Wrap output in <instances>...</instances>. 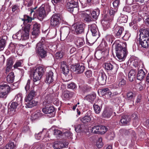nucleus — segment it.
<instances>
[{
  "label": "nucleus",
  "instance_id": "1",
  "mask_svg": "<svg viewBox=\"0 0 149 149\" xmlns=\"http://www.w3.org/2000/svg\"><path fill=\"white\" fill-rule=\"evenodd\" d=\"M113 45H114L117 57L120 61L124 60L128 54L126 42L122 43L119 41H116Z\"/></svg>",
  "mask_w": 149,
  "mask_h": 149
},
{
  "label": "nucleus",
  "instance_id": "2",
  "mask_svg": "<svg viewBox=\"0 0 149 149\" xmlns=\"http://www.w3.org/2000/svg\"><path fill=\"white\" fill-rule=\"evenodd\" d=\"M46 42L44 39L37 44L36 48V53L39 60L41 61L42 59L45 58L47 56V51L45 46Z\"/></svg>",
  "mask_w": 149,
  "mask_h": 149
},
{
  "label": "nucleus",
  "instance_id": "3",
  "mask_svg": "<svg viewBox=\"0 0 149 149\" xmlns=\"http://www.w3.org/2000/svg\"><path fill=\"white\" fill-rule=\"evenodd\" d=\"M50 11V7L48 6H45L42 5L38 9L35 13L33 14V17L35 18L37 17L41 21L46 16L48 13Z\"/></svg>",
  "mask_w": 149,
  "mask_h": 149
},
{
  "label": "nucleus",
  "instance_id": "4",
  "mask_svg": "<svg viewBox=\"0 0 149 149\" xmlns=\"http://www.w3.org/2000/svg\"><path fill=\"white\" fill-rule=\"evenodd\" d=\"M30 28L28 27H22V30L19 31L13 37L19 40H25L29 38V32Z\"/></svg>",
  "mask_w": 149,
  "mask_h": 149
},
{
  "label": "nucleus",
  "instance_id": "5",
  "mask_svg": "<svg viewBox=\"0 0 149 149\" xmlns=\"http://www.w3.org/2000/svg\"><path fill=\"white\" fill-rule=\"evenodd\" d=\"M78 3L77 1L72 0L68 1L66 5V10L73 14L75 15L78 12Z\"/></svg>",
  "mask_w": 149,
  "mask_h": 149
},
{
  "label": "nucleus",
  "instance_id": "6",
  "mask_svg": "<svg viewBox=\"0 0 149 149\" xmlns=\"http://www.w3.org/2000/svg\"><path fill=\"white\" fill-rule=\"evenodd\" d=\"M94 74L97 77V83L99 85H104L105 84L107 77L102 70H100L99 71H95Z\"/></svg>",
  "mask_w": 149,
  "mask_h": 149
},
{
  "label": "nucleus",
  "instance_id": "7",
  "mask_svg": "<svg viewBox=\"0 0 149 149\" xmlns=\"http://www.w3.org/2000/svg\"><path fill=\"white\" fill-rule=\"evenodd\" d=\"M45 71V70L43 66H40L37 67L33 73V81L35 82L39 80Z\"/></svg>",
  "mask_w": 149,
  "mask_h": 149
},
{
  "label": "nucleus",
  "instance_id": "8",
  "mask_svg": "<svg viewBox=\"0 0 149 149\" xmlns=\"http://www.w3.org/2000/svg\"><path fill=\"white\" fill-rule=\"evenodd\" d=\"M12 89L7 84L0 85V98L5 99Z\"/></svg>",
  "mask_w": 149,
  "mask_h": 149
},
{
  "label": "nucleus",
  "instance_id": "9",
  "mask_svg": "<svg viewBox=\"0 0 149 149\" xmlns=\"http://www.w3.org/2000/svg\"><path fill=\"white\" fill-rule=\"evenodd\" d=\"M104 68L107 71L110 73L111 75H114L116 74L118 66L114 63H107L104 64Z\"/></svg>",
  "mask_w": 149,
  "mask_h": 149
},
{
  "label": "nucleus",
  "instance_id": "10",
  "mask_svg": "<svg viewBox=\"0 0 149 149\" xmlns=\"http://www.w3.org/2000/svg\"><path fill=\"white\" fill-rule=\"evenodd\" d=\"M52 26H58L61 22V16L58 13L53 14L50 18Z\"/></svg>",
  "mask_w": 149,
  "mask_h": 149
},
{
  "label": "nucleus",
  "instance_id": "11",
  "mask_svg": "<svg viewBox=\"0 0 149 149\" xmlns=\"http://www.w3.org/2000/svg\"><path fill=\"white\" fill-rule=\"evenodd\" d=\"M71 69L74 74H78L84 72L85 67L83 63H76L71 65Z\"/></svg>",
  "mask_w": 149,
  "mask_h": 149
},
{
  "label": "nucleus",
  "instance_id": "12",
  "mask_svg": "<svg viewBox=\"0 0 149 149\" xmlns=\"http://www.w3.org/2000/svg\"><path fill=\"white\" fill-rule=\"evenodd\" d=\"M85 27V24L82 23H79L74 25L72 32L75 35H78L83 33Z\"/></svg>",
  "mask_w": 149,
  "mask_h": 149
},
{
  "label": "nucleus",
  "instance_id": "13",
  "mask_svg": "<svg viewBox=\"0 0 149 149\" xmlns=\"http://www.w3.org/2000/svg\"><path fill=\"white\" fill-rule=\"evenodd\" d=\"M35 18V17H33V15L30 14L29 15L26 14L24 15L23 18L22 19V21H23L24 27H28L30 28L32 21Z\"/></svg>",
  "mask_w": 149,
  "mask_h": 149
},
{
  "label": "nucleus",
  "instance_id": "14",
  "mask_svg": "<svg viewBox=\"0 0 149 149\" xmlns=\"http://www.w3.org/2000/svg\"><path fill=\"white\" fill-rule=\"evenodd\" d=\"M42 111L45 114H48L49 117H54L55 115V108L52 106L46 105L44 108H42Z\"/></svg>",
  "mask_w": 149,
  "mask_h": 149
},
{
  "label": "nucleus",
  "instance_id": "15",
  "mask_svg": "<svg viewBox=\"0 0 149 149\" xmlns=\"http://www.w3.org/2000/svg\"><path fill=\"white\" fill-rule=\"evenodd\" d=\"M61 34L60 40H64L67 38V36L69 34L70 31L69 27L67 26H64L61 27L60 29Z\"/></svg>",
  "mask_w": 149,
  "mask_h": 149
},
{
  "label": "nucleus",
  "instance_id": "16",
  "mask_svg": "<svg viewBox=\"0 0 149 149\" xmlns=\"http://www.w3.org/2000/svg\"><path fill=\"white\" fill-rule=\"evenodd\" d=\"M124 30V28L123 27L119 26L117 24L115 25L112 29L114 36L116 38L120 37Z\"/></svg>",
  "mask_w": 149,
  "mask_h": 149
},
{
  "label": "nucleus",
  "instance_id": "17",
  "mask_svg": "<svg viewBox=\"0 0 149 149\" xmlns=\"http://www.w3.org/2000/svg\"><path fill=\"white\" fill-rule=\"evenodd\" d=\"M113 110L112 108L107 107L105 108L102 114V118L105 119L109 118L113 114Z\"/></svg>",
  "mask_w": 149,
  "mask_h": 149
},
{
  "label": "nucleus",
  "instance_id": "18",
  "mask_svg": "<svg viewBox=\"0 0 149 149\" xmlns=\"http://www.w3.org/2000/svg\"><path fill=\"white\" fill-rule=\"evenodd\" d=\"M110 87H104L99 89L98 92L101 93L102 95H106L107 98H110L113 96L110 91Z\"/></svg>",
  "mask_w": 149,
  "mask_h": 149
},
{
  "label": "nucleus",
  "instance_id": "19",
  "mask_svg": "<svg viewBox=\"0 0 149 149\" xmlns=\"http://www.w3.org/2000/svg\"><path fill=\"white\" fill-rule=\"evenodd\" d=\"M74 95V92L65 90L63 91L61 96L63 100L67 101L70 100Z\"/></svg>",
  "mask_w": 149,
  "mask_h": 149
},
{
  "label": "nucleus",
  "instance_id": "20",
  "mask_svg": "<svg viewBox=\"0 0 149 149\" xmlns=\"http://www.w3.org/2000/svg\"><path fill=\"white\" fill-rule=\"evenodd\" d=\"M87 12H88L89 13H90L91 10L90 9L85 10L82 11V14L83 15L84 17V22L85 23H89L94 20L91 14H88L86 13Z\"/></svg>",
  "mask_w": 149,
  "mask_h": 149
},
{
  "label": "nucleus",
  "instance_id": "21",
  "mask_svg": "<svg viewBox=\"0 0 149 149\" xmlns=\"http://www.w3.org/2000/svg\"><path fill=\"white\" fill-rule=\"evenodd\" d=\"M125 77L121 72H119L117 76V80L118 82L119 86L120 87H123L126 84V81L125 80Z\"/></svg>",
  "mask_w": 149,
  "mask_h": 149
},
{
  "label": "nucleus",
  "instance_id": "22",
  "mask_svg": "<svg viewBox=\"0 0 149 149\" xmlns=\"http://www.w3.org/2000/svg\"><path fill=\"white\" fill-rule=\"evenodd\" d=\"M138 41L142 47L146 49L149 47V38L141 37L140 36Z\"/></svg>",
  "mask_w": 149,
  "mask_h": 149
},
{
  "label": "nucleus",
  "instance_id": "23",
  "mask_svg": "<svg viewBox=\"0 0 149 149\" xmlns=\"http://www.w3.org/2000/svg\"><path fill=\"white\" fill-rule=\"evenodd\" d=\"M112 20L110 19L108 15H105L102 21V25L104 27L108 28L110 26V22Z\"/></svg>",
  "mask_w": 149,
  "mask_h": 149
},
{
  "label": "nucleus",
  "instance_id": "24",
  "mask_svg": "<svg viewBox=\"0 0 149 149\" xmlns=\"http://www.w3.org/2000/svg\"><path fill=\"white\" fill-rule=\"evenodd\" d=\"M74 42L78 48H79L83 46L85 43L84 38L78 37L74 38Z\"/></svg>",
  "mask_w": 149,
  "mask_h": 149
},
{
  "label": "nucleus",
  "instance_id": "25",
  "mask_svg": "<svg viewBox=\"0 0 149 149\" xmlns=\"http://www.w3.org/2000/svg\"><path fill=\"white\" fill-rule=\"evenodd\" d=\"M55 78L53 72L52 71H49L46 74L45 82L49 84L54 82Z\"/></svg>",
  "mask_w": 149,
  "mask_h": 149
},
{
  "label": "nucleus",
  "instance_id": "26",
  "mask_svg": "<svg viewBox=\"0 0 149 149\" xmlns=\"http://www.w3.org/2000/svg\"><path fill=\"white\" fill-rule=\"evenodd\" d=\"M91 115L90 111H88L86 113L84 116L81 119V121L84 124L89 122L91 120Z\"/></svg>",
  "mask_w": 149,
  "mask_h": 149
},
{
  "label": "nucleus",
  "instance_id": "27",
  "mask_svg": "<svg viewBox=\"0 0 149 149\" xmlns=\"http://www.w3.org/2000/svg\"><path fill=\"white\" fill-rule=\"evenodd\" d=\"M25 104L26 107V108H32L37 105V102L33 99H29L25 98Z\"/></svg>",
  "mask_w": 149,
  "mask_h": 149
},
{
  "label": "nucleus",
  "instance_id": "28",
  "mask_svg": "<svg viewBox=\"0 0 149 149\" xmlns=\"http://www.w3.org/2000/svg\"><path fill=\"white\" fill-rule=\"evenodd\" d=\"M61 69L62 70L63 73L65 75H66L69 72V67L66 64L65 62L62 61L61 62Z\"/></svg>",
  "mask_w": 149,
  "mask_h": 149
},
{
  "label": "nucleus",
  "instance_id": "29",
  "mask_svg": "<svg viewBox=\"0 0 149 149\" xmlns=\"http://www.w3.org/2000/svg\"><path fill=\"white\" fill-rule=\"evenodd\" d=\"M40 24L38 23H36L34 24L32 32V35L37 36L38 35L40 32Z\"/></svg>",
  "mask_w": 149,
  "mask_h": 149
},
{
  "label": "nucleus",
  "instance_id": "30",
  "mask_svg": "<svg viewBox=\"0 0 149 149\" xmlns=\"http://www.w3.org/2000/svg\"><path fill=\"white\" fill-rule=\"evenodd\" d=\"M137 70L138 72L137 74V79L138 80H141L145 77L147 71L145 69L143 70V69H139V68Z\"/></svg>",
  "mask_w": 149,
  "mask_h": 149
},
{
  "label": "nucleus",
  "instance_id": "31",
  "mask_svg": "<svg viewBox=\"0 0 149 149\" xmlns=\"http://www.w3.org/2000/svg\"><path fill=\"white\" fill-rule=\"evenodd\" d=\"M115 38L112 35H108L106 37V41L104 43L105 47H107V43L111 45L115 40Z\"/></svg>",
  "mask_w": 149,
  "mask_h": 149
},
{
  "label": "nucleus",
  "instance_id": "32",
  "mask_svg": "<svg viewBox=\"0 0 149 149\" xmlns=\"http://www.w3.org/2000/svg\"><path fill=\"white\" fill-rule=\"evenodd\" d=\"M14 57H10L8 58L6 61V71H9L12 67L13 64L14 63Z\"/></svg>",
  "mask_w": 149,
  "mask_h": 149
},
{
  "label": "nucleus",
  "instance_id": "33",
  "mask_svg": "<svg viewBox=\"0 0 149 149\" xmlns=\"http://www.w3.org/2000/svg\"><path fill=\"white\" fill-rule=\"evenodd\" d=\"M140 35L141 37L149 38V29L148 28L141 29L139 30Z\"/></svg>",
  "mask_w": 149,
  "mask_h": 149
},
{
  "label": "nucleus",
  "instance_id": "34",
  "mask_svg": "<svg viewBox=\"0 0 149 149\" xmlns=\"http://www.w3.org/2000/svg\"><path fill=\"white\" fill-rule=\"evenodd\" d=\"M132 118H133V125L134 127H136L138 125L140 121L139 117L137 114L134 113L133 114L132 116Z\"/></svg>",
  "mask_w": 149,
  "mask_h": 149
},
{
  "label": "nucleus",
  "instance_id": "35",
  "mask_svg": "<svg viewBox=\"0 0 149 149\" xmlns=\"http://www.w3.org/2000/svg\"><path fill=\"white\" fill-rule=\"evenodd\" d=\"M7 37L5 36L0 37V51L3 50L5 48L6 42Z\"/></svg>",
  "mask_w": 149,
  "mask_h": 149
},
{
  "label": "nucleus",
  "instance_id": "36",
  "mask_svg": "<svg viewBox=\"0 0 149 149\" xmlns=\"http://www.w3.org/2000/svg\"><path fill=\"white\" fill-rule=\"evenodd\" d=\"M90 14L92 18L93 19V20H96L100 14V10L99 8L95 9L91 13V12Z\"/></svg>",
  "mask_w": 149,
  "mask_h": 149
},
{
  "label": "nucleus",
  "instance_id": "37",
  "mask_svg": "<svg viewBox=\"0 0 149 149\" xmlns=\"http://www.w3.org/2000/svg\"><path fill=\"white\" fill-rule=\"evenodd\" d=\"M131 119L130 117L127 115H123L122 117L120 120V122L123 125H126L128 124L130 121Z\"/></svg>",
  "mask_w": 149,
  "mask_h": 149
},
{
  "label": "nucleus",
  "instance_id": "38",
  "mask_svg": "<svg viewBox=\"0 0 149 149\" xmlns=\"http://www.w3.org/2000/svg\"><path fill=\"white\" fill-rule=\"evenodd\" d=\"M136 73L135 71L133 70H131L128 74V79L131 82L134 81L136 78Z\"/></svg>",
  "mask_w": 149,
  "mask_h": 149
},
{
  "label": "nucleus",
  "instance_id": "39",
  "mask_svg": "<svg viewBox=\"0 0 149 149\" xmlns=\"http://www.w3.org/2000/svg\"><path fill=\"white\" fill-rule=\"evenodd\" d=\"M90 30L93 36H96L98 34L97 26L95 24H93L90 26Z\"/></svg>",
  "mask_w": 149,
  "mask_h": 149
},
{
  "label": "nucleus",
  "instance_id": "40",
  "mask_svg": "<svg viewBox=\"0 0 149 149\" xmlns=\"http://www.w3.org/2000/svg\"><path fill=\"white\" fill-rule=\"evenodd\" d=\"M65 146L64 144L60 141L55 142L53 145V147L55 149H61Z\"/></svg>",
  "mask_w": 149,
  "mask_h": 149
},
{
  "label": "nucleus",
  "instance_id": "41",
  "mask_svg": "<svg viewBox=\"0 0 149 149\" xmlns=\"http://www.w3.org/2000/svg\"><path fill=\"white\" fill-rule=\"evenodd\" d=\"M102 54L103 58L104 61H107L108 59V56L109 54V49L107 47H105V49L101 52Z\"/></svg>",
  "mask_w": 149,
  "mask_h": 149
},
{
  "label": "nucleus",
  "instance_id": "42",
  "mask_svg": "<svg viewBox=\"0 0 149 149\" xmlns=\"http://www.w3.org/2000/svg\"><path fill=\"white\" fill-rule=\"evenodd\" d=\"M80 88L82 92L84 93L91 92L92 90L91 87L87 85L80 87Z\"/></svg>",
  "mask_w": 149,
  "mask_h": 149
},
{
  "label": "nucleus",
  "instance_id": "43",
  "mask_svg": "<svg viewBox=\"0 0 149 149\" xmlns=\"http://www.w3.org/2000/svg\"><path fill=\"white\" fill-rule=\"evenodd\" d=\"M37 95L36 91L34 90H31L28 95H26L25 98L29 99H33V98L35 97Z\"/></svg>",
  "mask_w": 149,
  "mask_h": 149
},
{
  "label": "nucleus",
  "instance_id": "44",
  "mask_svg": "<svg viewBox=\"0 0 149 149\" xmlns=\"http://www.w3.org/2000/svg\"><path fill=\"white\" fill-rule=\"evenodd\" d=\"M18 105L19 104L16 103V102H12L10 107H8V111H14V112H15Z\"/></svg>",
  "mask_w": 149,
  "mask_h": 149
},
{
  "label": "nucleus",
  "instance_id": "45",
  "mask_svg": "<svg viewBox=\"0 0 149 149\" xmlns=\"http://www.w3.org/2000/svg\"><path fill=\"white\" fill-rule=\"evenodd\" d=\"M15 76L14 73L13 72H11L8 74L6 77V80L8 83H12L14 81Z\"/></svg>",
  "mask_w": 149,
  "mask_h": 149
},
{
  "label": "nucleus",
  "instance_id": "46",
  "mask_svg": "<svg viewBox=\"0 0 149 149\" xmlns=\"http://www.w3.org/2000/svg\"><path fill=\"white\" fill-rule=\"evenodd\" d=\"M96 97V95L95 94H91L85 96V99L90 102L93 101Z\"/></svg>",
  "mask_w": 149,
  "mask_h": 149
},
{
  "label": "nucleus",
  "instance_id": "47",
  "mask_svg": "<svg viewBox=\"0 0 149 149\" xmlns=\"http://www.w3.org/2000/svg\"><path fill=\"white\" fill-rule=\"evenodd\" d=\"M82 7L85 8L90 5L92 0H79Z\"/></svg>",
  "mask_w": 149,
  "mask_h": 149
},
{
  "label": "nucleus",
  "instance_id": "48",
  "mask_svg": "<svg viewBox=\"0 0 149 149\" xmlns=\"http://www.w3.org/2000/svg\"><path fill=\"white\" fill-rule=\"evenodd\" d=\"M22 95L19 93L16 95L14 100H15V102H16V103L19 105L20 104V105H21L22 100Z\"/></svg>",
  "mask_w": 149,
  "mask_h": 149
},
{
  "label": "nucleus",
  "instance_id": "49",
  "mask_svg": "<svg viewBox=\"0 0 149 149\" xmlns=\"http://www.w3.org/2000/svg\"><path fill=\"white\" fill-rule=\"evenodd\" d=\"M128 20V17L125 15H121L118 19V21L120 23H126Z\"/></svg>",
  "mask_w": 149,
  "mask_h": 149
},
{
  "label": "nucleus",
  "instance_id": "50",
  "mask_svg": "<svg viewBox=\"0 0 149 149\" xmlns=\"http://www.w3.org/2000/svg\"><path fill=\"white\" fill-rule=\"evenodd\" d=\"M148 0H127V2L129 5H131L133 3L134 1H135L139 3H142L143 5L145 4Z\"/></svg>",
  "mask_w": 149,
  "mask_h": 149
},
{
  "label": "nucleus",
  "instance_id": "51",
  "mask_svg": "<svg viewBox=\"0 0 149 149\" xmlns=\"http://www.w3.org/2000/svg\"><path fill=\"white\" fill-rule=\"evenodd\" d=\"M16 145L14 143L9 142L4 147L3 149H15Z\"/></svg>",
  "mask_w": 149,
  "mask_h": 149
},
{
  "label": "nucleus",
  "instance_id": "52",
  "mask_svg": "<svg viewBox=\"0 0 149 149\" xmlns=\"http://www.w3.org/2000/svg\"><path fill=\"white\" fill-rule=\"evenodd\" d=\"M52 102V99L51 97V95H47L45 97L44 103H45V104L46 105H48V104L51 103Z\"/></svg>",
  "mask_w": 149,
  "mask_h": 149
},
{
  "label": "nucleus",
  "instance_id": "53",
  "mask_svg": "<svg viewBox=\"0 0 149 149\" xmlns=\"http://www.w3.org/2000/svg\"><path fill=\"white\" fill-rule=\"evenodd\" d=\"M17 47V45L14 43L11 42L10 43L8 47V49L12 53L15 52Z\"/></svg>",
  "mask_w": 149,
  "mask_h": 149
},
{
  "label": "nucleus",
  "instance_id": "54",
  "mask_svg": "<svg viewBox=\"0 0 149 149\" xmlns=\"http://www.w3.org/2000/svg\"><path fill=\"white\" fill-rule=\"evenodd\" d=\"M43 115L42 113L38 112L35 114H33L31 116V118L32 120H35L42 116Z\"/></svg>",
  "mask_w": 149,
  "mask_h": 149
},
{
  "label": "nucleus",
  "instance_id": "55",
  "mask_svg": "<svg viewBox=\"0 0 149 149\" xmlns=\"http://www.w3.org/2000/svg\"><path fill=\"white\" fill-rule=\"evenodd\" d=\"M44 145L43 143H37L35 144L33 147L31 149H44Z\"/></svg>",
  "mask_w": 149,
  "mask_h": 149
},
{
  "label": "nucleus",
  "instance_id": "56",
  "mask_svg": "<svg viewBox=\"0 0 149 149\" xmlns=\"http://www.w3.org/2000/svg\"><path fill=\"white\" fill-rule=\"evenodd\" d=\"M100 129V125L95 126L92 127L91 132L95 134H99Z\"/></svg>",
  "mask_w": 149,
  "mask_h": 149
},
{
  "label": "nucleus",
  "instance_id": "57",
  "mask_svg": "<svg viewBox=\"0 0 149 149\" xmlns=\"http://www.w3.org/2000/svg\"><path fill=\"white\" fill-rule=\"evenodd\" d=\"M84 127L82 124H79L75 127V130L77 132H82L84 130Z\"/></svg>",
  "mask_w": 149,
  "mask_h": 149
},
{
  "label": "nucleus",
  "instance_id": "58",
  "mask_svg": "<svg viewBox=\"0 0 149 149\" xmlns=\"http://www.w3.org/2000/svg\"><path fill=\"white\" fill-rule=\"evenodd\" d=\"M134 97L133 93L132 91L128 92L126 95V98H125L126 100L131 101L133 99Z\"/></svg>",
  "mask_w": 149,
  "mask_h": 149
},
{
  "label": "nucleus",
  "instance_id": "59",
  "mask_svg": "<svg viewBox=\"0 0 149 149\" xmlns=\"http://www.w3.org/2000/svg\"><path fill=\"white\" fill-rule=\"evenodd\" d=\"M24 5L29 7L31 6L33 4L34 0H23Z\"/></svg>",
  "mask_w": 149,
  "mask_h": 149
},
{
  "label": "nucleus",
  "instance_id": "60",
  "mask_svg": "<svg viewBox=\"0 0 149 149\" xmlns=\"http://www.w3.org/2000/svg\"><path fill=\"white\" fill-rule=\"evenodd\" d=\"M95 56L97 59L98 60L101 59L102 60L104 61V60H103L102 56L101 51H98L96 52L95 54Z\"/></svg>",
  "mask_w": 149,
  "mask_h": 149
},
{
  "label": "nucleus",
  "instance_id": "61",
  "mask_svg": "<svg viewBox=\"0 0 149 149\" xmlns=\"http://www.w3.org/2000/svg\"><path fill=\"white\" fill-rule=\"evenodd\" d=\"M93 108L95 113L96 114H99L101 110V108L97 104H94L93 105Z\"/></svg>",
  "mask_w": 149,
  "mask_h": 149
},
{
  "label": "nucleus",
  "instance_id": "62",
  "mask_svg": "<svg viewBox=\"0 0 149 149\" xmlns=\"http://www.w3.org/2000/svg\"><path fill=\"white\" fill-rule=\"evenodd\" d=\"M57 30L56 29L49 31L48 33V35L50 36L51 38H54L56 36Z\"/></svg>",
  "mask_w": 149,
  "mask_h": 149
},
{
  "label": "nucleus",
  "instance_id": "63",
  "mask_svg": "<svg viewBox=\"0 0 149 149\" xmlns=\"http://www.w3.org/2000/svg\"><path fill=\"white\" fill-rule=\"evenodd\" d=\"M99 134H103L107 131V128L105 127L100 125Z\"/></svg>",
  "mask_w": 149,
  "mask_h": 149
},
{
  "label": "nucleus",
  "instance_id": "64",
  "mask_svg": "<svg viewBox=\"0 0 149 149\" xmlns=\"http://www.w3.org/2000/svg\"><path fill=\"white\" fill-rule=\"evenodd\" d=\"M67 87L68 88L74 90L76 89L77 86L75 83L72 82L68 84Z\"/></svg>",
  "mask_w": 149,
  "mask_h": 149
}]
</instances>
